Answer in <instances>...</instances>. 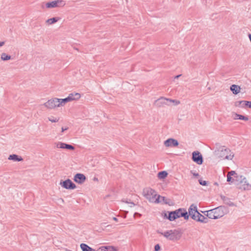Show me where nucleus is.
Here are the masks:
<instances>
[{
    "mask_svg": "<svg viewBox=\"0 0 251 251\" xmlns=\"http://www.w3.org/2000/svg\"><path fill=\"white\" fill-rule=\"evenodd\" d=\"M144 197L150 202L158 203L161 202L160 196L158 195L155 190L151 188H146L143 191Z\"/></svg>",
    "mask_w": 251,
    "mask_h": 251,
    "instance_id": "1",
    "label": "nucleus"
},
{
    "mask_svg": "<svg viewBox=\"0 0 251 251\" xmlns=\"http://www.w3.org/2000/svg\"><path fill=\"white\" fill-rule=\"evenodd\" d=\"M62 99L52 98L44 103V106L48 110L55 109L65 105Z\"/></svg>",
    "mask_w": 251,
    "mask_h": 251,
    "instance_id": "2",
    "label": "nucleus"
},
{
    "mask_svg": "<svg viewBox=\"0 0 251 251\" xmlns=\"http://www.w3.org/2000/svg\"><path fill=\"white\" fill-rule=\"evenodd\" d=\"M165 216L170 221H173L181 217H183L185 220H188L189 218L188 212L183 208H179L175 211L170 212L168 216L166 214Z\"/></svg>",
    "mask_w": 251,
    "mask_h": 251,
    "instance_id": "3",
    "label": "nucleus"
},
{
    "mask_svg": "<svg viewBox=\"0 0 251 251\" xmlns=\"http://www.w3.org/2000/svg\"><path fill=\"white\" fill-rule=\"evenodd\" d=\"M225 207L219 206L206 211V216L211 219H217L222 217L225 215Z\"/></svg>",
    "mask_w": 251,
    "mask_h": 251,
    "instance_id": "4",
    "label": "nucleus"
},
{
    "mask_svg": "<svg viewBox=\"0 0 251 251\" xmlns=\"http://www.w3.org/2000/svg\"><path fill=\"white\" fill-rule=\"evenodd\" d=\"M159 233L166 239L173 241L179 240L182 236V233L177 229L169 230L164 232H160Z\"/></svg>",
    "mask_w": 251,
    "mask_h": 251,
    "instance_id": "5",
    "label": "nucleus"
},
{
    "mask_svg": "<svg viewBox=\"0 0 251 251\" xmlns=\"http://www.w3.org/2000/svg\"><path fill=\"white\" fill-rule=\"evenodd\" d=\"M236 188L241 190L248 191L251 190V185L246 177L236 175Z\"/></svg>",
    "mask_w": 251,
    "mask_h": 251,
    "instance_id": "6",
    "label": "nucleus"
},
{
    "mask_svg": "<svg viewBox=\"0 0 251 251\" xmlns=\"http://www.w3.org/2000/svg\"><path fill=\"white\" fill-rule=\"evenodd\" d=\"M66 5V2L63 0H55L43 3L41 7L43 9H51L55 8L63 7Z\"/></svg>",
    "mask_w": 251,
    "mask_h": 251,
    "instance_id": "7",
    "label": "nucleus"
},
{
    "mask_svg": "<svg viewBox=\"0 0 251 251\" xmlns=\"http://www.w3.org/2000/svg\"><path fill=\"white\" fill-rule=\"evenodd\" d=\"M81 97V95L78 93H72L68 96V97L63 99L64 105L67 102H71L74 100H78Z\"/></svg>",
    "mask_w": 251,
    "mask_h": 251,
    "instance_id": "8",
    "label": "nucleus"
},
{
    "mask_svg": "<svg viewBox=\"0 0 251 251\" xmlns=\"http://www.w3.org/2000/svg\"><path fill=\"white\" fill-rule=\"evenodd\" d=\"M60 185L66 189L72 190L76 188V186L71 179H67L65 181H61L59 183Z\"/></svg>",
    "mask_w": 251,
    "mask_h": 251,
    "instance_id": "9",
    "label": "nucleus"
},
{
    "mask_svg": "<svg viewBox=\"0 0 251 251\" xmlns=\"http://www.w3.org/2000/svg\"><path fill=\"white\" fill-rule=\"evenodd\" d=\"M154 104L158 107L170 105V103H168V98L165 97H161L155 100Z\"/></svg>",
    "mask_w": 251,
    "mask_h": 251,
    "instance_id": "10",
    "label": "nucleus"
},
{
    "mask_svg": "<svg viewBox=\"0 0 251 251\" xmlns=\"http://www.w3.org/2000/svg\"><path fill=\"white\" fill-rule=\"evenodd\" d=\"M199 213L197 205L194 204H191L188 209V214L189 216H190L194 220L197 217V216H199Z\"/></svg>",
    "mask_w": 251,
    "mask_h": 251,
    "instance_id": "11",
    "label": "nucleus"
},
{
    "mask_svg": "<svg viewBox=\"0 0 251 251\" xmlns=\"http://www.w3.org/2000/svg\"><path fill=\"white\" fill-rule=\"evenodd\" d=\"M192 160L198 165H201L203 163V158L201 153L198 151L192 153Z\"/></svg>",
    "mask_w": 251,
    "mask_h": 251,
    "instance_id": "12",
    "label": "nucleus"
},
{
    "mask_svg": "<svg viewBox=\"0 0 251 251\" xmlns=\"http://www.w3.org/2000/svg\"><path fill=\"white\" fill-rule=\"evenodd\" d=\"M164 145L166 147H175L178 145L177 140L174 138H169L164 142Z\"/></svg>",
    "mask_w": 251,
    "mask_h": 251,
    "instance_id": "13",
    "label": "nucleus"
},
{
    "mask_svg": "<svg viewBox=\"0 0 251 251\" xmlns=\"http://www.w3.org/2000/svg\"><path fill=\"white\" fill-rule=\"evenodd\" d=\"M85 180L86 177L82 174H76L74 177V180L78 184L83 183L85 181Z\"/></svg>",
    "mask_w": 251,
    "mask_h": 251,
    "instance_id": "14",
    "label": "nucleus"
},
{
    "mask_svg": "<svg viewBox=\"0 0 251 251\" xmlns=\"http://www.w3.org/2000/svg\"><path fill=\"white\" fill-rule=\"evenodd\" d=\"M221 198L223 200V201L225 204H226L228 206H234V199H231L230 198H229L226 196H223V195L221 196Z\"/></svg>",
    "mask_w": 251,
    "mask_h": 251,
    "instance_id": "15",
    "label": "nucleus"
},
{
    "mask_svg": "<svg viewBox=\"0 0 251 251\" xmlns=\"http://www.w3.org/2000/svg\"><path fill=\"white\" fill-rule=\"evenodd\" d=\"M117 247L113 246H102L99 248L100 251H118Z\"/></svg>",
    "mask_w": 251,
    "mask_h": 251,
    "instance_id": "16",
    "label": "nucleus"
},
{
    "mask_svg": "<svg viewBox=\"0 0 251 251\" xmlns=\"http://www.w3.org/2000/svg\"><path fill=\"white\" fill-rule=\"evenodd\" d=\"M60 20V18L58 17H53L45 21V23L47 25H53Z\"/></svg>",
    "mask_w": 251,
    "mask_h": 251,
    "instance_id": "17",
    "label": "nucleus"
},
{
    "mask_svg": "<svg viewBox=\"0 0 251 251\" xmlns=\"http://www.w3.org/2000/svg\"><path fill=\"white\" fill-rule=\"evenodd\" d=\"M8 159L9 160H13L14 161H22L23 160V158L17 154H13L8 156Z\"/></svg>",
    "mask_w": 251,
    "mask_h": 251,
    "instance_id": "18",
    "label": "nucleus"
},
{
    "mask_svg": "<svg viewBox=\"0 0 251 251\" xmlns=\"http://www.w3.org/2000/svg\"><path fill=\"white\" fill-rule=\"evenodd\" d=\"M235 175V172L234 171H231L229 172L227 175V181L229 183H232L234 182V178L231 176Z\"/></svg>",
    "mask_w": 251,
    "mask_h": 251,
    "instance_id": "19",
    "label": "nucleus"
},
{
    "mask_svg": "<svg viewBox=\"0 0 251 251\" xmlns=\"http://www.w3.org/2000/svg\"><path fill=\"white\" fill-rule=\"evenodd\" d=\"M198 215L199 216H197V217L194 219V220L204 223H206L207 222L206 218H205L204 216L200 213L198 214Z\"/></svg>",
    "mask_w": 251,
    "mask_h": 251,
    "instance_id": "20",
    "label": "nucleus"
},
{
    "mask_svg": "<svg viewBox=\"0 0 251 251\" xmlns=\"http://www.w3.org/2000/svg\"><path fill=\"white\" fill-rule=\"evenodd\" d=\"M80 247L82 251H95L94 249L84 243L81 244Z\"/></svg>",
    "mask_w": 251,
    "mask_h": 251,
    "instance_id": "21",
    "label": "nucleus"
},
{
    "mask_svg": "<svg viewBox=\"0 0 251 251\" xmlns=\"http://www.w3.org/2000/svg\"><path fill=\"white\" fill-rule=\"evenodd\" d=\"M0 59L3 61H6L11 59V56L3 52L0 55Z\"/></svg>",
    "mask_w": 251,
    "mask_h": 251,
    "instance_id": "22",
    "label": "nucleus"
},
{
    "mask_svg": "<svg viewBox=\"0 0 251 251\" xmlns=\"http://www.w3.org/2000/svg\"><path fill=\"white\" fill-rule=\"evenodd\" d=\"M168 173L166 171L160 172L157 174V176L160 179H163L167 177Z\"/></svg>",
    "mask_w": 251,
    "mask_h": 251,
    "instance_id": "23",
    "label": "nucleus"
},
{
    "mask_svg": "<svg viewBox=\"0 0 251 251\" xmlns=\"http://www.w3.org/2000/svg\"><path fill=\"white\" fill-rule=\"evenodd\" d=\"M55 145L56 148L57 149H65L64 146L65 145V143H64L58 142L57 143H56L55 144Z\"/></svg>",
    "mask_w": 251,
    "mask_h": 251,
    "instance_id": "24",
    "label": "nucleus"
},
{
    "mask_svg": "<svg viewBox=\"0 0 251 251\" xmlns=\"http://www.w3.org/2000/svg\"><path fill=\"white\" fill-rule=\"evenodd\" d=\"M168 103H170V105H171V103H173V105H177L180 104V101L168 98Z\"/></svg>",
    "mask_w": 251,
    "mask_h": 251,
    "instance_id": "25",
    "label": "nucleus"
},
{
    "mask_svg": "<svg viewBox=\"0 0 251 251\" xmlns=\"http://www.w3.org/2000/svg\"><path fill=\"white\" fill-rule=\"evenodd\" d=\"M236 119L244 120L247 121L249 120V118L248 116H245L242 115L236 114Z\"/></svg>",
    "mask_w": 251,
    "mask_h": 251,
    "instance_id": "26",
    "label": "nucleus"
},
{
    "mask_svg": "<svg viewBox=\"0 0 251 251\" xmlns=\"http://www.w3.org/2000/svg\"><path fill=\"white\" fill-rule=\"evenodd\" d=\"M48 119L49 121L51 123H57L59 121V118L57 117H54L53 116H51L48 118Z\"/></svg>",
    "mask_w": 251,
    "mask_h": 251,
    "instance_id": "27",
    "label": "nucleus"
},
{
    "mask_svg": "<svg viewBox=\"0 0 251 251\" xmlns=\"http://www.w3.org/2000/svg\"><path fill=\"white\" fill-rule=\"evenodd\" d=\"M239 103H243V105H245V106H248V107L251 108V101H239Z\"/></svg>",
    "mask_w": 251,
    "mask_h": 251,
    "instance_id": "28",
    "label": "nucleus"
},
{
    "mask_svg": "<svg viewBox=\"0 0 251 251\" xmlns=\"http://www.w3.org/2000/svg\"><path fill=\"white\" fill-rule=\"evenodd\" d=\"M65 149H68L70 150H74L75 149V148L74 146H73L71 145L67 144L65 143Z\"/></svg>",
    "mask_w": 251,
    "mask_h": 251,
    "instance_id": "29",
    "label": "nucleus"
},
{
    "mask_svg": "<svg viewBox=\"0 0 251 251\" xmlns=\"http://www.w3.org/2000/svg\"><path fill=\"white\" fill-rule=\"evenodd\" d=\"M199 182L201 185H203V186H206L207 184V182L206 181L203 180L201 179L199 180Z\"/></svg>",
    "mask_w": 251,
    "mask_h": 251,
    "instance_id": "30",
    "label": "nucleus"
},
{
    "mask_svg": "<svg viewBox=\"0 0 251 251\" xmlns=\"http://www.w3.org/2000/svg\"><path fill=\"white\" fill-rule=\"evenodd\" d=\"M230 90L234 94H235V84H233L231 86Z\"/></svg>",
    "mask_w": 251,
    "mask_h": 251,
    "instance_id": "31",
    "label": "nucleus"
},
{
    "mask_svg": "<svg viewBox=\"0 0 251 251\" xmlns=\"http://www.w3.org/2000/svg\"><path fill=\"white\" fill-rule=\"evenodd\" d=\"M123 201L124 202L128 203L129 204V206L130 207H133V206H134L135 205V204L133 202H128L127 201Z\"/></svg>",
    "mask_w": 251,
    "mask_h": 251,
    "instance_id": "32",
    "label": "nucleus"
},
{
    "mask_svg": "<svg viewBox=\"0 0 251 251\" xmlns=\"http://www.w3.org/2000/svg\"><path fill=\"white\" fill-rule=\"evenodd\" d=\"M160 250V247L159 244H157L154 247L155 251H159Z\"/></svg>",
    "mask_w": 251,
    "mask_h": 251,
    "instance_id": "33",
    "label": "nucleus"
},
{
    "mask_svg": "<svg viewBox=\"0 0 251 251\" xmlns=\"http://www.w3.org/2000/svg\"><path fill=\"white\" fill-rule=\"evenodd\" d=\"M241 88L239 86L236 85V95L240 92Z\"/></svg>",
    "mask_w": 251,
    "mask_h": 251,
    "instance_id": "34",
    "label": "nucleus"
},
{
    "mask_svg": "<svg viewBox=\"0 0 251 251\" xmlns=\"http://www.w3.org/2000/svg\"><path fill=\"white\" fill-rule=\"evenodd\" d=\"M233 155H229V156H228V155H226V156H225V158H226V159H232V158H233Z\"/></svg>",
    "mask_w": 251,
    "mask_h": 251,
    "instance_id": "35",
    "label": "nucleus"
},
{
    "mask_svg": "<svg viewBox=\"0 0 251 251\" xmlns=\"http://www.w3.org/2000/svg\"><path fill=\"white\" fill-rule=\"evenodd\" d=\"M191 173L194 176L197 177L199 176V174L197 173L193 172L192 171H191Z\"/></svg>",
    "mask_w": 251,
    "mask_h": 251,
    "instance_id": "36",
    "label": "nucleus"
},
{
    "mask_svg": "<svg viewBox=\"0 0 251 251\" xmlns=\"http://www.w3.org/2000/svg\"><path fill=\"white\" fill-rule=\"evenodd\" d=\"M68 128L67 127H62L61 128L62 132H63L64 131L67 130L68 129Z\"/></svg>",
    "mask_w": 251,
    "mask_h": 251,
    "instance_id": "37",
    "label": "nucleus"
},
{
    "mask_svg": "<svg viewBox=\"0 0 251 251\" xmlns=\"http://www.w3.org/2000/svg\"><path fill=\"white\" fill-rule=\"evenodd\" d=\"M165 198L164 197H161L160 196V200L161 201V202L162 201H165Z\"/></svg>",
    "mask_w": 251,
    "mask_h": 251,
    "instance_id": "38",
    "label": "nucleus"
},
{
    "mask_svg": "<svg viewBox=\"0 0 251 251\" xmlns=\"http://www.w3.org/2000/svg\"><path fill=\"white\" fill-rule=\"evenodd\" d=\"M5 44L4 41L0 42V47L3 46Z\"/></svg>",
    "mask_w": 251,
    "mask_h": 251,
    "instance_id": "39",
    "label": "nucleus"
},
{
    "mask_svg": "<svg viewBox=\"0 0 251 251\" xmlns=\"http://www.w3.org/2000/svg\"><path fill=\"white\" fill-rule=\"evenodd\" d=\"M137 215V216H141V214L138 213H135L134 214V217H135V216Z\"/></svg>",
    "mask_w": 251,
    "mask_h": 251,
    "instance_id": "40",
    "label": "nucleus"
},
{
    "mask_svg": "<svg viewBox=\"0 0 251 251\" xmlns=\"http://www.w3.org/2000/svg\"><path fill=\"white\" fill-rule=\"evenodd\" d=\"M180 76H181V75H176V76L175 77V78H179Z\"/></svg>",
    "mask_w": 251,
    "mask_h": 251,
    "instance_id": "41",
    "label": "nucleus"
},
{
    "mask_svg": "<svg viewBox=\"0 0 251 251\" xmlns=\"http://www.w3.org/2000/svg\"><path fill=\"white\" fill-rule=\"evenodd\" d=\"M93 180H94V181H98V178L95 177L93 178Z\"/></svg>",
    "mask_w": 251,
    "mask_h": 251,
    "instance_id": "42",
    "label": "nucleus"
},
{
    "mask_svg": "<svg viewBox=\"0 0 251 251\" xmlns=\"http://www.w3.org/2000/svg\"><path fill=\"white\" fill-rule=\"evenodd\" d=\"M113 219L115 221H118V219L116 217H113Z\"/></svg>",
    "mask_w": 251,
    "mask_h": 251,
    "instance_id": "43",
    "label": "nucleus"
},
{
    "mask_svg": "<svg viewBox=\"0 0 251 251\" xmlns=\"http://www.w3.org/2000/svg\"><path fill=\"white\" fill-rule=\"evenodd\" d=\"M214 184L215 185L218 186V183L217 182H215V183H214Z\"/></svg>",
    "mask_w": 251,
    "mask_h": 251,
    "instance_id": "44",
    "label": "nucleus"
},
{
    "mask_svg": "<svg viewBox=\"0 0 251 251\" xmlns=\"http://www.w3.org/2000/svg\"><path fill=\"white\" fill-rule=\"evenodd\" d=\"M65 251H72L68 250L67 249H65Z\"/></svg>",
    "mask_w": 251,
    "mask_h": 251,
    "instance_id": "45",
    "label": "nucleus"
},
{
    "mask_svg": "<svg viewBox=\"0 0 251 251\" xmlns=\"http://www.w3.org/2000/svg\"><path fill=\"white\" fill-rule=\"evenodd\" d=\"M249 36L251 41V34H250Z\"/></svg>",
    "mask_w": 251,
    "mask_h": 251,
    "instance_id": "46",
    "label": "nucleus"
},
{
    "mask_svg": "<svg viewBox=\"0 0 251 251\" xmlns=\"http://www.w3.org/2000/svg\"><path fill=\"white\" fill-rule=\"evenodd\" d=\"M227 152V151L226 150L224 151V152H223V153L224 154L225 152Z\"/></svg>",
    "mask_w": 251,
    "mask_h": 251,
    "instance_id": "47",
    "label": "nucleus"
}]
</instances>
